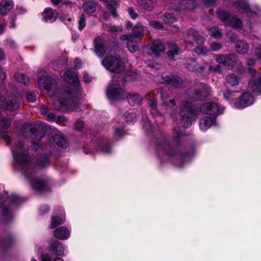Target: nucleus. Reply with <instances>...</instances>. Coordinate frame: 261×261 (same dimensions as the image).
Returning <instances> with one entry per match:
<instances>
[{
	"label": "nucleus",
	"mask_w": 261,
	"mask_h": 261,
	"mask_svg": "<svg viewBox=\"0 0 261 261\" xmlns=\"http://www.w3.org/2000/svg\"><path fill=\"white\" fill-rule=\"evenodd\" d=\"M182 135L180 130L176 131L172 136V142L173 147L169 145L165 139H157L155 141L156 149L163 150L166 154L169 157L175 158L179 162L177 166L182 168L191 160L196 153V147L194 144H187L184 146L183 150H180Z\"/></svg>",
	"instance_id": "1"
},
{
	"label": "nucleus",
	"mask_w": 261,
	"mask_h": 261,
	"mask_svg": "<svg viewBox=\"0 0 261 261\" xmlns=\"http://www.w3.org/2000/svg\"><path fill=\"white\" fill-rule=\"evenodd\" d=\"M12 154L15 162L21 167L22 174L29 182L33 190L39 193L51 191V188L45 180L38 177L32 178L33 169L31 161L27 153L23 152L20 153L17 150H13Z\"/></svg>",
	"instance_id": "2"
},
{
	"label": "nucleus",
	"mask_w": 261,
	"mask_h": 261,
	"mask_svg": "<svg viewBox=\"0 0 261 261\" xmlns=\"http://www.w3.org/2000/svg\"><path fill=\"white\" fill-rule=\"evenodd\" d=\"M66 80L72 81L73 88L67 87L64 90L65 95L58 98L59 106L57 110L61 112H68L76 103L73 99H76L80 95L82 88L77 75L71 70H67L64 73Z\"/></svg>",
	"instance_id": "3"
},
{
	"label": "nucleus",
	"mask_w": 261,
	"mask_h": 261,
	"mask_svg": "<svg viewBox=\"0 0 261 261\" xmlns=\"http://www.w3.org/2000/svg\"><path fill=\"white\" fill-rule=\"evenodd\" d=\"M102 65L111 72L120 73L124 69L125 63L119 56H110L105 58L101 62Z\"/></svg>",
	"instance_id": "4"
},
{
	"label": "nucleus",
	"mask_w": 261,
	"mask_h": 261,
	"mask_svg": "<svg viewBox=\"0 0 261 261\" xmlns=\"http://www.w3.org/2000/svg\"><path fill=\"white\" fill-rule=\"evenodd\" d=\"M211 88L206 84L202 85L200 88L192 89L190 92V97L194 101H203L208 97Z\"/></svg>",
	"instance_id": "5"
},
{
	"label": "nucleus",
	"mask_w": 261,
	"mask_h": 261,
	"mask_svg": "<svg viewBox=\"0 0 261 261\" xmlns=\"http://www.w3.org/2000/svg\"><path fill=\"white\" fill-rule=\"evenodd\" d=\"M107 96L111 101H118L123 99V90L118 83L110 84L106 90Z\"/></svg>",
	"instance_id": "6"
},
{
	"label": "nucleus",
	"mask_w": 261,
	"mask_h": 261,
	"mask_svg": "<svg viewBox=\"0 0 261 261\" xmlns=\"http://www.w3.org/2000/svg\"><path fill=\"white\" fill-rule=\"evenodd\" d=\"M199 110L202 113L217 118L218 115L223 113L224 109L220 108L217 103L211 101L203 103L200 106Z\"/></svg>",
	"instance_id": "7"
},
{
	"label": "nucleus",
	"mask_w": 261,
	"mask_h": 261,
	"mask_svg": "<svg viewBox=\"0 0 261 261\" xmlns=\"http://www.w3.org/2000/svg\"><path fill=\"white\" fill-rule=\"evenodd\" d=\"M254 100V97L250 93L244 92L239 96V100L234 102V106L237 109H243L252 105Z\"/></svg>",
	"instance_id": "8"
},
{
	"label": "nucleus",
	"mask_w": 261,
	"mask_h": 261,
	"mask_svg": "<svg viewBox=\"0 0 261 261\" xmlns=\"http://www.w3.org/2000/svg\"><path fill=\"white\" fill-rule=\"evenodd\" d=\"M180 111V116L184 117L185 115H190L193 116V119H195L198 116L199 109L191 101H186L182 103Z\"/></svg>",
	"instance_id": "9"
},
{
	"label": "nucleus",
	"mask_w": 261,
	"mask_h": 261,
	"mask_svg": "<svg viewBox=\"0 0 261 261\" xmlns=\"http://www.w3.org/2000/svg\"><path fill=\"white\" fill-rule=\"evenodd\" d=\"M94 47V51L95 54L99 57H103L106 53L105 40L101 36H98L93 40Z\"/></svg>",
	"instance_id": "10"
},
{
	"label": "nucleus",
	"mask_w": 261,
	"mask_h": 261,
	"mask_svg": "<svg viewBox=\"0 0 261 261\" xmlns=\"http://www.w3.org/2000/svg\"><path fill=\"white\" fill-rule=\"evenodd\" d=\"M0 106L6 111L14 112L18 109L19 105L15 98H5L0 100Z\"/></svg>",
	"instance_id": "11"
},
{
	"label": "nucleus",
	"mask_w": 261,
	"mask_h": 261,
	"mask_svg": "<svg viewBox=\"0 0 261 261\" xmlns=\"http://www.w3.org/2000/svg\"><path fill=\"white\" fill-rule=\"evenodd\" d=\"M46 123L40 125L31 126L30 128V133L32 137L37 140H41L45 136L46 130Z\"/></svg>",
	"instance_id": "12"
},
{
	"label": "nucleus",
	"mask_w": 261,
	"mask_h": 261,
	"mask_svg": "<svg viewBox=\"0 0 261 261\" xmlns=\"http://www.w3.org/2000/svg\"><path fill=\"white\" fill-rule=\"evenodd\" d=\"M163 82L171 85L176 88H180L183 84V81L180 77L175 75L162 76Z\"/></svg>",
	"instance_id": "13"
},
{
	"label": "nucleus",
	"mask_w": 261,
	"mask_h": 261,
	"mask_svg": "<svg viewBox=\"0 0 261 261\" xmlns=\"http://www.w3.org/2000/svg\"><path fill=\"white\" fill-rule=\"evenodd\" d=\"M49 246L51 252L58 256H64V248L62 242L55 239L49 241Z\"/></svg>",
	"instance_id": "14"
},
{
	"label": "nucleus",
	"mask_w": 261,
	"mask_h": 261,
	"mask_svg": "<svg viewBox=\"0 0 261 261\" xmlns=\"http://www.w3.org/2000/svg\"><path fill=\"white\" fill-rule=\"evenodd\" d=\"M97 149L104 153H110L112 152V146L108 139L101 137L97 139L96 142Z\"/></svg>",
	"instance_id": "15"
},
{
	"label": "nucleus",
	"mask_w": 261,
	"mask_h": 261,
	"mask_svg": "<svg viewBox=\"0 0 261 261\" xmlns=\"http://www.w3.org/2000/svg\"><path fill=\"white\" fill-rule=\"evenodd\" d=\"M150 50L154 56L158 57L161 55L162 53H163L165 49V46L159 39L154 40L150 44Z\"/></svg>",
	"instance_id": "16"
},
{
	"label": "nucleus",
	"mask_w": 261,
	"mask_h": 261,
	"mask_svg": "<svg viewBox=\"0 0 261 261\" xmlns=\"http://www.w3.org/2000/svg\"><path fill=\"white\" fill-rule=\"evenodd\" d=\"M49 155L46 153H43L39 156L35 162L36 168L42 170L47 167L49 164Z\"/></svg>",
	"instance_id": "17"
},
{
	"label": "nucleus",
	"mask_w": 261,
	"mask_h": 261,
	"mask_svg": "<svg viewBox=\"0 0 261 261\" xmlns=\"http://www.w3.org/2000/svg\"><path fill=\"white\" fill-rule=\"evenodd\" d=\"M187 68L191 71H197L203 73L205 70V66L199 64L194 58H190L187 63Z\"/></svg>",
	"instance_id": "18"
},
{
	"label": "nucleus",
	"mask_w": 261,
	"mask_h": 261,
	"mask_svg": "<svg viewBox=\"0 0 261 261\" xmlns=\"http://www.w3.org/2000/svg\"><path fill=\"white\" fill-rule=\"evenodd\" d=\"M26 12L27 10L23 7L17 6L15 11L12 12L9 17L10 28L15 29L16 28L15 21L17 19V16L19 14H24Z\"/></svg>",
	"instance_id": "19"
},
{
	"label": "nucleus",
	"mask_w": 261,
	"mask_h": 261,
	"mask_svg": "<svg viewBox=\"0 0 261 261\" xmlns=\"http://www.w3.org/2000/svg\"><path fill=\"white\" fill-rule=\"evenodd\" d=\"M14 242V238L11 234H9L7 237H0V248L3 253H5L12 246Z\"/></svg>",
	"instance_id": "20"
},
{
	"label": "nucleus",
	"mask_w": 261,
	"mask_h": 261,
	"mask_svg": "<svg viewBox=\"0 0 261 261\" xmlns=\"http://www.w3.org/2000/svg\"><path fill=\"white\" fill-rule=\"evenodd\" d=\"M236 8L243 13L248 14L252 12V10L249 3L244 0H237L233 3Z\"/></svg>",
	"instance_id": "21"
},
{
	"label": "nucleus",
	"mask_w": 261,
	"mask_h": 261,
	"mask_svg": "<svg viewBox=\"0 0 261 261\" xmlns=\"http://www.w3.org/2000/svg\"><path fill=\"white\" fill-rule=\"evenodd\" d=\"M2 219L4 225L10 223L13 219V214L8 206H5L4 203L2 204Z\"/></svg>",
	"instance_id": "22"
},
{
	"label": "nucleus",
	"mask_w": 261,
	"mask_h": 261,
	"mask_svg": "<svg viewBox=\"0 0 261 261\" xmlns=\"http://www.w3.org/2000/svg\"><path fill=\"white\" fill-rule=\"evenodd\" d=\"M98 4L95 0L86 1L83 4V11L87 14L94 13L96 11Z\"/></svg>",
	"instance_id": "23"
},
{
	"label": "nucleus",
	"mask_w": 261,
	"mask_h": 261,
	"mask_svg": "<svg viewBox=\"0 0 261 261\" xmlns=\"http://www.w3.org/2000/svg\"><path fill=\"white\" fill-rule=\"evenodd\" d=\"M216 124V118L215 117H204L200 120L199 126L202 130H206L213 125Z\"/></svg>",
	"instance_id": "24"
},
{
	"label": "nucleus",
	"mask_w": 261,
	"mask_h": 261,
	"mask_svg": "<svg viewBox=\"0 0 261 261\" xmlns=\"http://www.w3.org/2000/svg\"><path fill=\"white\" fill-rule=\"evenodd\" d=\"M54 235L57 239L64 240L69 238L70 232L67 227L61 226L54 230Z\"/></svg>",
	"instance_id": "25"
},
{
	"label": "nucleus",
	"mask_w": 261,
	"mask_h": 261,
	"mask_svg": "<svg viewBox=\"0 0 261 261\" xmlns=\"http://www.w3.org/2000/svg\"><path fill=\"white\" fill-rule=\"evenodd\" d=\"M38 81L39 83L43 84V87L47 91H50L53 85L55 83V80L49 76L39 77Z\"/></svg>",
	"instance_id": "26"
},
{
	"label": "nucleus",
	"mask_w": 261,
	"mask_h": 261,
	"mask_svg": "<svg viewBox=\"0 0 261 261\" xmlns=\"http://www.w3.org/2000/svg\"><path fill=\"white\" fill-rule=\"evenodd\" d=\"M42 20L45 22H53L56 21L55 11L50 7L44 9L42 12Z\"/></svg>",
	"instance_id": "27"
},
{
	"label": "nucleus",
	"mask_w": 261,
	"mask_h": 261,
	"mask_svg": "<svg viewBox=\"0 0 261 261\" xmlns=\"http://www.w3.org/2000/svg\"><path fill=\"white\" fill-rule=\"evenodd\" d=\"M13 2L12 0H2L0 3V14L6 15L12 9Z\"/></svg>",
	"instance_id": "28"
},
{
	"label": "nucleus",
	"mask_w": 261,
	"mask_h": 261,
	"mask_svg": "<svg viewBox=\"0 0 261 261\" xmlns=\"http://www.w3.org/2000/svg\"><path fill=\"white\" fill-rule=\"evenodd\" d=\"M126 99L128 102L132 106L137 104L139 105L142 102V97L138 93H128L127 94Z\"/></svg>",
	"instance_id": "29"
},
{
	"label": "nucleus",
	"mask_w": 261,
	"mask_h": 261,
	"mask_svg": "<svg viewBox=\"0 0 261 261\" xmlns=\"http://www.w3.org/2000/svg\"><path fill=\"white\" fill-rule=\"evenodd\" d=\"M132 36L141 40L144 36L143 27L141 23L138 22L132 29Z\"/></svg>",
	"instance_id": "30"
},
{
	"label": "nucleus",
	"mask_w": 261,
	"mask_h": 261,
	"mask_svg": "<svg viewBox=\"0 0 261 261\" xmlns=\"http://www.w3.org/2000/svg\"><path fill=\"white\" fill-rule=\"evenodd\" d=\"M216 13L220 21L224 23H226L227 25L231 17L230 13L228 11H225L223 9H218L216 11Z\"/></svg>",
	"instance_id": "31"
},
{
	"label": "nucleus",
	"mask_w": 261,
	"mask_h": 261,
	"mask_svg": "<svg viewBox=\"0 0 261 261\" xmlns=\"http://www.w3.org/2000/svg\"><path fill=\"white\" fill-rule=\"evenodd\" d=\"M252 92L255 93L258 95L261 94V74H258V79L252 80L249 82Z\"/></svg>",
	"instance_id": "32"
},
{
	"label": "nucleus",
	"mask_w": 261,
	"mask_h": 261,
	"mask_svg": "<svg viewBox=\"0 0 261 261\" xmlns=\"http://www.w3.org/2000/svg\"><path fill=\"white\" fill-rule=\"evenodd\" d=\"M7 200L10 204L18 205L25 201L24 198L15 194H12L9 196Z\"/></svg>",
	"instance_id": "33"
},
{
	"label": "nucleus",
	"mask_w": 261,
	"mask_h": 261,
	"mask_svg": "<svg viewBox=\"0 0 261 261\" xmlns=\"http://www.w3.org/2000/svg\"><path fill=\"white\" fill-rule=\"evenodd\" d=\"M249 46L246 41L239 40L236 44V50L240 54H244L248 51Z\"/></svg>",
	"instance_id": "34"
},
{
	"label": "nucleus",
	"mask_w": 261,
	"mask_h": 261,
	"mask_svg": "<svg viewBox=\"0 0 261 261\" xmlns=\"http://www.w3.org/2000/svg\"><path fill=\"white\" fill-rule=\"evenodd\" d=\"M193 118V117L190 115L180 116V123L184 128H189L192 125Z\"/></svg>",
	"instance_id": "35"
},
{
	"label": "nucleus",
	"mask_w": 261,
	"mask_h": 261,
	"mask_svg": "<svg viewBox=\"0 0 261 261\" xmlns=\"http://www.w3.org/2000/svg\"><path fill=\"white\" fill-rule=\"evenodd\" d=\"M227 25L231 26L235 29H241L243 27L241 20L236 16H232Z\"/></svg>",
	"instance_id": "36"
},
{
	"label": "nucleus",
	"mask_w": 261,
	"mask_h": 261,
	"mask_svg": "<svg viewBox=\"0 0 261 261\" xmlns=\"http://www.w3.org/2000/svg\"><path fill=\"white\" fill-rule=\"evenodd\" d=\"M157 101V99L155 98H153L152 99H150L148 102L149 107L152 109L151 113L152 114L153 116L154 117H159L161 116V113L156 109Z\"/></svg>",
	"instance_id": "37"
},
{
	"label": "nucleus",
	"mask_w": 261,
	"mask_h": 261,
	"mask_svg": "<svg viewBox=\"0 0 261 261\" xmlns=\"http://www.w3.org/2000/svg\"><path fill=\"white\" fill-rule=\"evenodd\" d=\"M179 52V47L178 45L174 43L172 45L170 49L166 52L167 56L171 60L173 59L175 55H177Z\"/></svg>",
	"instance_id": "38"
},
{
	"label": "nucleus",
	"mask_w": 261,
	"mask_h": 261,
	"mask_svg": "<svg viewBox=\"0 0 261 261\" xmlns=\"http://www.w3.org/2000/svg\"><path fill=\"white\" fill-rule=\"evenodd\" d=\"M53 140L57 146L59 147H63L64 145L66 143V140L65 138L63 136L59 134L54 135L53 137Z\"/></svg>",
	"instance_id": "39"
},
{
	"label": "nucleus",
	"mask_w": 261,
	"mask_h": 261,
	"mask_svg": "<svg viewBox=\"0 0 261 261\" xmlns=\"http://www.w3.org/2000/svg\"><path fill=\"white\" fill-rule=\"evenodd\" d=\"M163 20L165 23L172 24L176 21V19L173 13H165L163 15Z\"/></svg>",
	"instance_id": "40"
},
{
	"label": "nucleus",
	"mask_w": 261,
	"mask_h": 261,
	"mask_svg": "<svg viewBox=\"0 0 261 261\" xmlns=\"http://www.w3.org/2000/svg\"><path fill=\"white\" fill-rule=\"evenodd\" d=\"M127 47L130 52L134 53L138 49L139 46L136 41L131 39L127 41Z\"/></svg>",
	"instance_id": "41"
},
{
	"label": "nucleus",
	"mask_w": 261,
	"mask_h": 261,
	"mask_svg": "<svg viewBox=\"0 0 261 261\" xmlns=\"http://www.w3.org/2000/svg\"><path fill=\"white\" fill-rule=\"evenodd\" d=\"M63 219L61 217L59 216H53L51 217V222L50 224V227L54 228L63 223Z\"/></svg>",
	"instance_id": "42"
},
{
	"label": "nucleus",
	"mask_w": 261,
	"mask_h": 261,
	"mask_svg": "<svg viewBox=\"0 0 261 261\" xmlns=\"http://www.w3.org/2000/svg\"><path fill=\"white\" fill-rule=\"evenodd\" d=\"M237 60L238 57L234 54H230L226 55V66H232L233 64L237 62Z\"/></svg>",
	"instance_id": "43"
},
{
	"label": "nucleus",
	"mask_w": 261,
	"mask_h": 261,
	"mask_svg": "<svg viewBox=\"0 0 261 261\" xmlns=\"http://www.w3.org/2000/svg\"><path fill=\"white\" fill-rule=\"evenodd\" d=\"M124 115L125 116V121L129 124H134L137 120V114L136 113L125 112Z\"/></svg>",
	"instance_id": "44"
},
{
	"label": "nucleus",
	"mask_w": 261,
	"mask_h": 261,
	"mask_svg": "<svg viewBox=\"0 0 261 261\" xmlns=\"http://www.w3.org/2000/svg\"><path fill=\"white\" fill-rule=\"evenodd\" d=\"M15 77L17 82L24 85L28 84L29 82V79L28 76L23 73H16L15 75Z\"/></svg>",
	"instance_id": "45"
},
{
	"label": "nucleus",
	"mask_w": 261,
	"mask_h": 261,
	"mask_svg": "<svg viewBox=\"0 0 261 261\" xmlns=\"http://www.w3.org/2000/svg\"><path fill=\"white\" fill-rule=\"evenodd\" d=\"M117 5V2L112 0L111 3H108L107 5V8L108 10L111 11V14L114 17H117V14L115 6Z\"/></svg>",
	"instance_id": "46"
},
{
	"label": "nucleus",
	"mask_w": 261,
	"mask_h": 261,
	"mask_svg": "<svg viewBox=\"0 0 261 261\" xmlns=\"http://www.w3.org/2000/svg\"><path fill=\"white\" fill-rule=\"evenodd\" d=\"M12 120L9 118H3L0 120V126L3 129H8L11 124Z\"/></svg>",
	"instance_id": "47"
},
{
	"label": "nucleus",
	"mask_w": 261,
	"mask_h": 261,
	"mask_svg": "<svg viewBox=\"0 0 261 261\" xmlns=\"http://www.w3.org/2000/svg\"><path fill=\"white\" fill-rule=\"evenodd\" d=\"M226 80L231 86H236L238 84V77L234 74H228L226 76Z\"/></svg>",
	"instance_id": "48"
},
{
	"label": "nucleus",
	"mask_w": 261,
	"mask_h": 261,
	"mask_svg": "<svg viewBox=\"0 0 261 261\" xmlns=\"http://www.w3.org/2000/svg\"><path fill=\"white\" fill-rule=\"evenodd\" d=\"M237 92L230 90H226L223 92V97L228 101L232 100Z\"/></svg>",
	"instance_id": "49"
},
{
	"label": "nucleus",
	"mask_w": 261,
	"mask_h": 261,
	"mask_svg": "<svg viewBox=\"0 0 261 261\" xmlns=\"http://www.w3.org/2000/svg\"><path fill=\"white\" fill-rule=\"evenodd\" d=\"M149 25L153 29L158 30H163L164 27L163 24L158 21L151 20L149 22Z\"/></svg>",
	"instance_id": "50"
},
{
	"label": "nucleus",
	"mask_w": 261,
	"mask_h": 261,
	"mask_svg": "<svg viewBox=\"0 0 261 261\" xmlns=\"http://www.w3.org/2000/svg\"><path fill=\"white\" fill-rule=\"evenodd\" d=\"M211 36L218 38L221 37L222 33L218 27H214L210 30Z\"/></svg>",
	"instance_id": "51"
},
{
	"label": "nucleus",
	"mask_w": 261,
	"mask_h": 261,
	"mask_svg": "<svg viewBox=\"0 0 261 261\" xmlns=\"http://www.w3.org/2000/svg\"><path fill=\"white\" fill-rule=\"evenodd\" d=\"M86 26V18L85 15L82 14L78 21V29L80 31H82Z\"/></svg>",
	"instance_id": "52"
},
{
	"label": "nucleus",
	"mask_w": 261,
	"mask_h": 261,
	"mask_svg": "<svg viewBox=\"0 0 261 261\" xmlns=\"http://www.w3.org/2000/svg\"><path fill=\"white\" fill-rule=\"evenodd\" d=\"M222 44L217 41H214L211 43L210 47L212 50L217 51L222 48Z\"/></svg>",
	"instance_id": "53"
},
{
	"label": "nucleus",
	"mask_w": 261,
	"mask_h": 261,
	"mask_svg": "<svg viewBox=\"0 0 261 261\" xmlns=\"http://www.w3.org/2000/svg\"><path fill=\"white\" fill-rule=\"evenodd\" d=\"M26 99L28 102H34L36 101L37 97L34 93L30 92L26 94Z\"/></svg>",
	"instance_id": "54"
},
{
	"label": "nucleus",
	"mask_w": 261,
	"mask_h": 261,
	"mask_svg": "<svg viewBox=\"0 0 261 261\" xmlns=\"http://www.w3.org/2000/svg\"><path fill=\"white\" fill-rule=\"evenodd\" d=\"M84 123L82 121H76L73 124V128L76 131H81L84 127Z\"/></svg>",
	"instance_id": "55"
},
{
	"label": "nucleus",
	"mask_w": 261,
	"mask_h": 261,
	"mask_svg": "<svg viewBox=\"0 0 261 261\" xmlns=\"http://www.w3.org/2000/svg\"><path fill=\"white\" fill-rule=\"evenodd\" d=\"M163 103L166 107H169L170 105L174 107L176 105L175 100L174 98L168 100L167 99H164L163 98Z\"/></svg>",
	"instance_id": "56"
},
{
	"label": "nucleus",
	"mask_w": 261,
	"mask_h": 261,
	"mask_svg": "<svg viewBox=\"0 0 261 261\" xmlns=\"http://www.w3.org/2000/svg\"><path fill=\"white\" fill-rule=\"evenodd\" d=\"M187 34L189 36H191L194 39L198 34V32L195 29L190 28L187 30Z\"/></svg>",
	"instance_id": "57"
},
{
	"label": "nucleus",
	"mask_w": 261,
	"mask_h": 261,
	"mask_svg": "<svg viewBox=\"0 0 261 261\" xmlns=\"http://www.w3.org/2000/svg\"><path fill=\"white\" fill-rule=\"evenodd\" d=\"M50 210L49 206L48 205L44 204L40 206L39 208V213L41 215L46 214L49 212Z\"/></svg>",
	"instance_id": "58"
},
{
	"label": "nucleus",
	"mask_w": 261,
	"mask_h": 261,
	"mask_svg": "<svg viewBox=\"0 0 261 261\" xmlns=\"http://www.w3.org/2000/svg\"><path fill=\"white\" fill-rule=\"evenodd\" d=\"M193 40H194L196 41L197 44H198V45H201L204 43L205 39L202 36H201L198 34L193 39Z\"/></svg>",
	"instance_id": "59"
},
{
	"label": "nucleus",
	"mask_w": 261,
	"mask_h": 261,
	"mask_svg": "<svg viewBox=\"0 0 261 261\" xmlns=\"http://www.w3.org/2000/svg\"><path fill=\"white\" fill-rule=\"evenodd\" d=\"M128 13L129 16H130L131 18L133 19V20L136 19L138 16V14L136 13V12L132 7L128 8Z\"/></svg>",
	"instance_id": "60"
},
{
	"label": "nucleus",
	"mask_w": 261,
	"mask_h": 261,
	"mask_svg": "<svg viewBox=\"0 0 261 261\" xmlns=\"http://www.w3.org/2000/svg\"><path fill=\"white\" fill-rule=\"evenodd\" d=\"M195 52L199 55H206V53L204 50V49L202 46L199 45L197 46L194 48Z\"/></svg>",
	"instance_id": "61"
},
{
	"label": "nucleus",
	"mask_w": 261,
	"mask_h": 261,
	"mask_svg": "<svg viewBox=\"0 0 261 261\" xmlns=\"http://www.w3.org/2000/svg\"><path fill=\"white\" fill-rule=\"evenodd\" d=\"M217 61L226 66V55H219L217 58Z\"/></svg>",
	"instance_id": "62"
},
{
	"label": "nucleus",
	"mask_w": 261,
	"mask_h": 261,
	"mask_svg": "<svg viewBox=\"0 0 261 261\" xmlns=\"http://www.w3.org/2000/svg\"><path fill=\"white\" fill-rule=\"evenodd\" d=\"M114 135L117 137L121 138L124 136V131L122 129L117 127L115 130Z\"/></svg>",
	"instance_id": "63"
},
{
	"label": "nucleus",
	"mask_w": 261,
	"mask_h": 261,
	"mask_svg": "<svg viewBox=\"0 0 261 261\" xmlns=\"http://www.w3.org/2000/svg\"><path fill=\"white\" fill-rule=\"evenodd\" d=\"M41 261H51L50 256L48 254H42L41 255Z\"/></svg>",
	"instance_id": "64"
}]
</instances>
